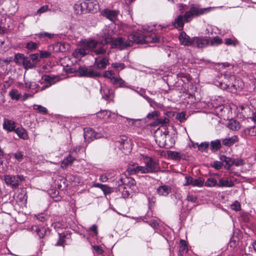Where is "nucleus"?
Returning <instances> with one entry per match:
<instances>
[{"instance_id":"nucleus-1","label":"nucleus","mask_w":256,"mask_h":256,"mask_svg":"<svg viewBox=\"0 0 256 256\" xmlns=\"http://www.w3.org/2000/svg\"><path fill=\"white\" fill-rule=\"evenodd\" d=\"M160 36L154 32L146 33L144 34L140 32H133L128 36L127 39L122 38H118L114 39L112 37L108 36L103 39L104 44H111L112 48H124L126 46H130L134 43L136 44H148L155 43L160 42Z\"/></svg>"},{"instance_id":"nucleus-2","label":"nucleus","mask_w":256,"mask_h":256,"mask_svg":"<svg viewBox=\"0 0 256 256\" xmlns=\"http://www.w3.org/2000/svg\"><path fill=\"white\" fill-rule=\"evenodd\" d=\"M98 40L92 39L84 40L80 42V48H76L72 53V56L78 59L90 53H92L94 48L98 45Z\"/></svg>"},{"instance_id":"nucleus-3","label":"nucleus","mask_w":256,"mask_h":256,"mask_svg":"<svg viewBox=\"0 0 256 256\" xmlns=\"http://www.w3.org/2000/svg\"><path fill=\"white\" fill-rule=\"evenodd\" d=\"M212 10V8H201L196 4L190 5V10L184 14V18L186 22H190L194 18L198 17L200 15L208 13Z\"/></svg>"},{"instance_id":"nucleus-4","label":"nucleus","mask_w":256,"mask_h":256,"mask_svg":"<svg viewBox=\"0 0 256 256\" xmlns=\"http://www.w3.org/2000/svg\"><path fill=\"white\" fill-rule=\"evenodd\" d=\"M4 181L7 186H10L12 189L18 188L20 183L24 180V177L22 175H6Z\"/></svg>"},{"instance_id":"nucleus-5","label":"nucleus","mask_w":256,"mask_h":256,"mask_svg":"<svg viewBox=\"0 0 256 256\" xmlns=\"http://www.w3.org/2000/svg\"><path fill=\"white\" fill-rule=\"evenodd\" d=\"M76 73L80 76L84 77L94 78H100L102 76V75L100 72L86 66L79 67L76 70Z\"/></svg>"},{"instance_id":"nucleus-6","label":"nucleus","mask_w":256,"mask_h":256,"mask_svg":"<svg viewBox=\"0 0 256 256\" xmlns=\"http://www.w3.org/2000/svg\"><path fill=\"white\" fill-rule=\"evenodd\" d=\"M144 162L146 174L155 172L160 169L158 162L151 158L146 156L144 158Z\"/></svg>"},{"instance_id":"nucleus-7","label":"nucleus","mask_w":256,"mask_h":256,"mask_svg":"<svg viewBox=\"0 0 256 256\" xmlns=\"http://www.w3.org/2000/svg\"><path fill=\"white\" fill-rule=\"evenodd\" d=\"M84 136L85 141L90 142L94 139L104 137V134L101 132H97L90 128H87L84 129Z\"/></svg>"},{"instance_id":"nucleus-8","label":"nucleus","mask_w":256,"mask_h":256,"mask_svg":"<svg viewBox=\"0 0 256 256\" xmlns=\"http://www.w3.org/2000/svg\"><path fill=\"white\" fill-rule=\"evenodd\" d=\"M78 156V154L76 151V148L71 149L69 154L62 162L61 167L62 168H66L68 166H71Z\"/></svg>"},{"instance_id":"nucleus-9","label":"nucleus","mask_w":256,"mask_h":256,"mask_svg":"<svg viewBox=\"0 0 256 256\" xmlns=\"http://www.w3.org/2000/svg\"><path fill=\"white\" fill-rule=\"evenodd\" d=\"M210 44V38L207 36L193 37V46L198 48H204L208 47Z\"/></svg>"},{"instance_id":"nucleus-10","label":"nucleus","mask_w":256,"mask_h":256,"mask_svg":"<svg viewBox=\"0 0 256 256\" xmlns=\"http://www.w3.org/2000/svg\"><path fill=\"white\" fill-rule=\"evenodd\" d=\"M116 146L121 150H123V152L127 154L130 152L132 150L131 144L130 140L126 136H122L116 142Z\"/></svg>"},{"instance_id":"nucleus-11","label":"nucleus","mask_w":256,"mask_h":256,"mask_svg":"<svg viewBox=\"0 0 256 256\" xmlns=\"http://www.w3.org/2000/svg\"><path fill=\"white\" fill-rule=\"evenodd\" d=\"M98 45L94 48L93 54L98 56V58L107 56V46H106L107 44H104L102 42L103 39L102 40H98Z\"/></svg>"},{"instance_id":"nucleus-12","label":"nucleus","mask_w":256,"mask_h":256,"mask_svg":"<svg viewBox=\"0 0 256 256\" xmlns=\"http://www.w3.org/2000/svg\"><path fill=\"white\" fill-rule=\"evenodd\" d=\"M86 12L96 13L99 10V4L96 0H87L84 2Z\"/></svg>"},{"instance_id":"nucleus-13","label":"nucleus","mask_w":256,"mask_h":256,"mask_svg":"<svg viewBox=\"0 0 256 256\" xmlns=\"http://www.w3.org/2000/svg\"><path fill=\"white\" fill-rule=\"evenodd\" d=\"M135 180L133 178L125 177H120L116 182V186H118V191H121L122 189H126V186H131L134 184Z\"/></svg>"},{"instance_id":"nucleus-14","label":"nucleus","mask_w":256,"mask_h":256,"mask_svg":"<svg viewBox=\"0 0 256 256\" xmlns=\"http://www.w3.org/2000/svg\"><path fill=\"white\" fill-rule=\"evenodd\" d=\"M118 14V11L116 10H110L106 8L102 10L101 14L110 20V21H114L116 20Z\"/></svg>"},{"instance_id":"nucleus-15","label":"nucleus","mask_w":256,"mask_h":256,"mask_svg":"<svg viewBox=\"0 0 256 256\" xmlns=\"http://www.w3.org/2000/svg\"><path fill=\"white\" fill-rule=\"evenodd\" d=\"M178 39L182 44L186 46H192L193 44V38H190L185 32H182L179 36Z\"/></svg>"},{"instance_id":"nucleus-16","label":"nucleus","mask_w":256,"mask_h":256,"mask_svg":"<svg viewBox=\"0 0 256 256\" xmlns=\"http://www.w3.org/2000/svg\"><path fill=\"white\" fill-rule=\"evenodd\" d=\"M128 172L130 174H146L144 166H140L138 164L130 165L128 168Z\"/></svg>"},{"instance_id":"nucleus-17","label":"nucleus","mask_w":256,"mask_h":256,"mask_svg":"<svg viewBox=\"0 0 256 256\" xmlns=\"http://www.w3.org/2000/svg\"><path fill=\"white\" fill-rule=\"evenodd\" d=\"M108 53L107 56H102V58L98 60V58H95L94 64L99 69H104L109 64Z\"/></svg>"},{"instance_id":"nucleus-18","label":"nucleus","mask_w":256,"mask_h":256,"mask_svg":"<svg viewBox=\"0 0 256 256\" xmlns=\"http://www.w3.org/2000/svg\"><path fill=\"white\" fill-rule=\"evenodd\" d=\"M184 22H186L185 20L184 14V16L180 14L172 22V25L176 28L181 30L184 28Z\"/></svg>"},{"instance_id":"nucleus-19","label":"nucleus","mask_w":256,"mask_h":256,"mask_svg":"<svg viewBox=\"0 0 256 256\" xmlns=\"http://www.w3.org/2000/svg\"><path fill=\"white\" fill-rule=\"evenodd\" d=\"M100 92L102 98L106 100H111L114 98V91L111 88L107 86L101 87Z\"/></svg>"},{"instance_id":"nucleus-20","label":"nucleus","mask_w":256,"mask_h":256,"mask_svg":"<svg viewBox=\"0 0 256 256\" xmlns=\"http://www.w3.org/2000/svg\"><path fill=\"white\" fill-rule=\"evenodd\" d=\"M42 80L46 82V84L40 86H39L38 90L37 91H42L43 90H44L48 88H49L50 86H51L52 84H54V80L52 77L48 76V75H45L42 77Z\"/></svg>"},{"instance_id":"nucleus-21","label":"nucleus","mask_w":256,"mask_h":256,"mask_svg":"<svg viewBox=\"0 0 256 256\" xmlns=\"http://www.w3.org/2000/svg\"><path fill=\"white\" fill-rule=\"evenodd\" d=\"M234 182L228 178L223 177L219 180L218 187L232 188L234 186Z\"/></svg>"},{"instance_id":"nucleus-22","label":"nucleus","mask_w":256,"mask_h":256,"mask_svg":"<svg viewBox=\"0 0 256 256\" xmlns=\"http://www.w3.org/2000/svg\"><path fill=\"white\" fill-rule=\"evenodd\" d=\"M112 84L116 87L128 88L132 90H134V88L131 85H126V82L120 77H116V78H114Z\"/></svg>"},{"instance_id":"nucleus-23","label":"nucleus","mask_w":256,"mask_h":256,"mask_svg":"<svg viewBox=\"0 0 256 256\" xmlns=\"http://www.w3.org/2000/svg\"><path fill=\"white\" fill-rule=\"evenodd\" d=\"M238 141V136L234 135L230 138H226L222 140V144L228 147L232 146L236 142Z\"/></svg>"},{"instance_id":"nucleus-24","label":"nucleus","mask_w":256,"mask_h":256,"mask_svg":"<svg viewBox=\"0 0 256 256\" xmlns=\"http://www.w3.org/2000/svg\"><path fill=\"white\" fill-rule=\"evenodd\" d=\"M16 123L14 121L8 119H4L3 123V128L8 132L15 131Z\"/></svg>"},{"instance_id":"nucleus-25","label":"nucleus","mask_w":256,"mask_h":256,"mask_svg":"<svg viewBox=\"0 0 256 256\" xmlns=\"http://www.w3.org/2000/svg\"><path fill=\"white\" fill-rule=\"evenodd\" d=\"M171 188L167 185H162L157 188V192L160 196H166L171 192Z\"/></svg>"},{"instance_id":"nucleus-26","label":"nucleus","mask_w":256,"mask_h":256,"mask_svg":"<svg viewBox=\"0 0 256 256\" xmlns=\"http://www.w3.org/2000/svg\"><path fill=\"white\" fill-rule=\"evenodd\" d=\"M222 148L221 141L220 140H216L211 141L210 143V149L213 152H216Z\"/></svg>"},{"instance_id":"nucleus-27","label":"nucleus","mask_w":256,"mask_h":256,"mask_svg":"<svg viewBox=\"0 0 256 256\" xmlns=\"http://www.w3.org/2000/svg\"><path fill=\"white\" fill-rule=\"evenodd\" d=\"M15 132L18 136L23 140H26L28 139V135L26 130L22 127H19L16 129Z\"/></svg>"},{"instance_id":"nucleus-28","label":"nucleus","mask_w":256,"mask_h":256,"mask_svg":"<svg viewBox=\"0 0 256 256\" xmlns=\"http://www.w3.org/2000/svg\"><path fill=\"white\" fill-rule=\"evenodd\" d=\"M32 232H36L40 238H42L44 236L46 230L44 228H40L36 226H32L31 227Z\"/></svg>"},{"instance_id":"nucleus-29","label":"nucleus","mask_w":256,"mask_h":256,"mask_svg":"<svg viewBox=\"0 0 256 256\" xmlns=\"http://www.w3.org/2000/svg\"><path fill=\"white\" fill-rule=\"evenodd\" d=\"M170 122L169 119L166 116L157 118L155 120L153 126H163L168 124Z\"/></svg>"},{"instance_id":"nucleus-30","label":"nucleus","mask_w":256,"mask_h":256,"mask_svg":"<svg viewBox=\"0 0 256 256\" xmlns=\"http://www.w3.org/2000/svg\"><path fill=\"white\" fill-rule=\"evenodd\" d=\"M220 160L222 162L225 163L224 168L227 170H230L231 166H232L233 160L229 157H227L225 156H221Z\"/></svg>"},{"instance_id":"nucleus-31","label":"nucleus","mask_w":256,"mask_h":256,"mask_svg":"<svg viewBox=\"0 0 256 256\" xmlns=\"http://www.w3.org/2000/svg\"><path fill=\"white\" fill-rule=\"evenodd\" d=\"M228 127L232 130H238L240 128V125L238 122L231 120L228 124Z\"/></svg>"},{"instance_id":"nucleus-32","label":"nucleus","mask_w":256,"mask_h":256,"mask_svg":"<svg viewBox=\"0 0 256 256\" xmlns=\"http://www.w3.org/2000/svg\"><path fill=\"white\" fill-rule=\"evenodd\" d=\"M84 3L78 2L74 6V10L76 14H80L85 12Z\"/></svg>"},{"instance_id":"nucleus-33","label":"nucleus","mask_w":256,"mask_h":256,"mask_svg":"<svg viewBox=\"0 0 256 256\" xmlns=\"http://www.w3.org/2000/svg\"><path fill=\"white\" fill-rule=\"evenodd\" d=\"M222 43V40L218 36H214L212 38H210L209 46H217Z\"/></svg>"},{"instance_id":"nucleus-34","label":"nucleus","mask_w":256,"mask_h":256,"mask_svg":"<svg viewBox=\"0 0 256 256\" xmlns=\"http://www.w3.org/2000/svg\"><path fill=\"white\" fill-rule=\"evenodd\" d=\"M146 218H144L143 220L144 222H146L150 226L154 229H157L159 226V220L157 218H152L149 220H146Z\"/></svg>"},{"instance_id":"nucleus-35","label":"nucleus","mask_w":256,"mask_h":256,"mask_svg":"<svg viewBox=\"0 0 256 256\" xmlns=\"http://www.w3.org/2000/svg\"><path fill=\"white\" fill-rule=\"evenodd\" d=\"M98 118H100L106 119L110 116L111 112L107 110H101L96 114Z\"/></svg>"},{"instance_id":"nucleus-36","label":"nucleus","mask_w":256,"mask_h":256,"mask_svg":"<svg viewBox=\"0 0 256 256\" xmlns=\"http://www.w3.org/2000/svg\"><path fill=\"white\" fill-rule=\"evenodd\" d=\"M144 98L149 103L150 106L154 108H162V104H160L155 102L148 96H144Z\"/></svg>"},{"instance_id":"nucleus-37","label":"nucleus","mask_w":256,"mask_h":256,"mask_svg":"<svg viewBox=\"0 0 256 256\" xmlns=\"http://www.w3.org/2000/svg\"><path fill=\"white\" fill-rule=\"evenodd\" d=\"M179 250L180 252L187 253L188 250V246L186 240H181L180 242Z\"/></svg>"},{"instance_id":"nucleus-38","label":"nucleus","mask_w":256,"mask_h":256,"mask_svg":"<svg viewBox=\"0 0 256 256\" xmlns=\"http://www.w3.org/2000/svg\"><path fill=\"white\" fill-rule=\"evenodd\" d=\"M40 46L38 42H35L32 41L28 42L26 44V48L30 51H34L36 50Z\"/></svg>"},{"instance_id":"nucleus-39","label":"nucleus","mask_w":256,"mask_h":256,"mask_svg":"<svg viewBox=\"0 0 256 256\" xmlns=\"http://www.w3.org/2000/svg\"><path fill=\"white\" fill-rule=\"evenodd\" d=\"M204 185L208 187H218V183L217 182V180L213 178H208L205 182Z\"/></svg>"},{"instance_id":"nucleus-40","label":"nucleus","mask_w":256,"mask_h":256,"mask_svg":"<svg viewBox=\"0 0 256 256\" xmlns=\"http://www.w3.org/2000/svg\"><path fill=\"white\" fill-rule=\"evenodd\" d=\"M59 238L57 242L55 244L56 246H62L64 242H65L64 238L68 235V232H64L63 233H58Z\"/></svg>"},{"instance_id":"nucleus-41","label":"nucleus","mask_w":256,"mask_h":256,"mask_svg":"<svg viewBox=\"0 0 256 256\" xmlns=\"http://www.w3.org/2000/svg\"><path fill=\"white\" fill-rule=\"evenodd\" d=\"M168 156L169 158L174 160L180 158V154L179 152L175 151L169 150L168 152Z\"/></svg>"},{"instance_id":"nucleus-42","label":"nucleus","mask_w":256,"mask_h":256,"mask_svg":"<svg viewBox=\"0 0 256 256\" xmlns=\"http://www.w3.org/2000/svg\"><path fill=\"white\" fill-rule=\"evenodd\" d=\"M9 95L12 100H18L20 97V94L16 89H12L9 92Z\"/></svg>"},{"instance_id":"nucleus-43","label":"nucleus","mask_w":256,"mask_h":256,"mask_svg":"<svg viewBox=\"0 0 256 256\" xmlns=\"http://www.w3.org/2000/svg\"><path fill=\"white\" fill-rule=\"evenodd\" d=\"M26 56L22 54H17L15 55L14 62L17 64H22Z\"/></svg>"},{"instance_id":"nucleus-44","label":"nucleus","mask_w":256,"mask_h":256,"mask_svg":"<svg viewBox=\"0 0 256 256\" xmlns=\"http://www.w3.org/2000/svg\"><path fill=\"white\" fill-rule=\"evenodd\" d=\"M204 179L202 178L199 177L197 178L194 179L192 186L201 187L204 184Z\"/></svg>"},{"instance_id":"nucleus-45","label":"nucleus","mask_w":256,"mask_h":256,"mask_svg":"<svg viewBox=\"0 0 256 256\" xmlns=\"http://www.w3.org/2000/svg\"><path fill=\"white\" fill-rule=\"evenodd\" d=\"M33 108L34 110H38V112L41 114H48V110H47L46 108L42 106L41 105L34 104L33 106Z\"/></svg>"},{"instance_id":"nucleus-46","label":"nucleus","mask_w":256,"mask_h":256,"mask_svg":"<svg viewBox=\"0 0 256 256\" xmlns=\"http://www.w3.org/2000/svg\"><path fill=\"white\" fill-rule=\"evenodd\" d=\"M13 156L18 162H22L24 158V152L20 150L16 151Z\"/></svg>"},{"instance_id":"nucleus-47","label":"nucleus","mask_w":256,"mask_h":256,"mask_svg":"<svg viewBox=\"0 0 256 256\" xmlns=\"http://www.w3.org/2000/svg\"><path fill=\"white\" fill-rule=\"evenodd\" d=\"M22 64L26 68H32L34 67V64L31 62L30 60L28 57L25 58Z\"/></svg>"},{"instance_id":"nucleus-48","label":"nucleus","mask_w":256,"mask_h":256,"mask_svg":"<svg viewBox=\"0 0 256 256\" xmlns=\"http://www.w3.org/2000/svg\"><path fill=\"white\" fill-rule=\"evenodd\" d=\"M244 131L247 134L250 136H256V126H252L246 128Z\"/></svg>"},{"instance_id":"nucleus-49","label":"nucleus","mask_w":256,"mask_h":256,"mask_svg":"<svg viewBox=\"0 0 256 256\" xmlns=\"http://www.w3.org/2000/svg\"><path fill=\"white\" fill-rule=\"evenodd\" d=\"M40 38H52L54 37V34L46 32H42L36 34Z\"/></svg>"},{"instance_id":"nucleus-50","label":"nucleus","mask_w":256,"mask_h":256,"mask_svg":"<svg viewBox=\"0 0 256 256\" xmlns=\"http://www.w3.org/2000/svg\"><path fill=\"white\" fill-rule=\"evenodd\" d=\"M244 164V162L243 160L241 158L234 159L232 160V165H234L236 166H242Z\"/></svg>"},{"instance_id":"nucleus-51","label":"nucleus","mask_w":256,"mask_h":256,"mask_svg":"<svg viewBox=\"0 0 256 256\" xmlns=\"http://www.w3.org/2000/svg\"><path fill=\"white\" fill-rule=\"evenodd\" d=\"M238 42L236 40H232L231 38H227L225 39V44L228 46H236Z\"/></svg>"},{"instance_id":"nucleus-52","label":"nucleus","mask_w":256,"mask_h":256,"mask_svg":"<svg viewBox=\"0 0 256 256\" xmlns=\"http://www.w3.org/2000/svg\"><path fill=\"white\" fill-rule=\"evenodd\" d=\"M176 119L178 120L180 122H184L186 120L185 112H181L177 114Z\"/></svg>"},{"instance_id":"nucleus-53","label":"nucleus","mask_w":256,"mask_h":256,"mask_svg":"<svg viewBox=\"0 0 256 256\" xmlns=\"http://www.w3.org/2000/svg\"><path fill=\"white\" fill-rule=\"evenodd\" d=\"M124 118L126 119V122L128 123L129 125L132 126H135L136 124V122L140 120V119L130 118L126 117H125Z\"/></svg>"},{"instance_id":"nucleus-54","label":"nucleus","mask_w":256,"mask_h":256,"mask_svg":"<svg viewBox=\"0 0 256 256\" xmlns=\"http://www.w3.org/2000/svg\"><path fill=\"white\" fill-rule=\"evenodd\" d=\"M40 58H48L51 55V53L48 51L41 50L40 52Z\"/></svg>"},{"instance_id":"nucleus-55","label":"nucleus","mask_w":256,"mask_h":256,"mask_svg":"<svg viewBox=\"0 0 256 256\" xmlns=\"http://www.w3.org/2000/svg\"><path fill=\"white\" fill-rule=\"evenodd\" d=\"M40 55L38 53L30 54V59L34 62H37L39 61Z\"/></svg>"},{"instance_id":"nucleus-56","label":"nucleus","mask_w":256,"mask_h":256,"mask_svg":"<svg viewBox=\"0 0 256 256\" xmlns=\"http://www.w3.org/2000/svg\"><path fill=\"white\" fill-rule=\"evenodd\" d=\"M230 206L232 210L236 211H238L240 210V204L236 200Z\"/></svg>"},{"instance_id":"nucleus-57","label":"nucleus","mask_w":256,"mask_h":256,"mask_svg":"<svg viewBox=\"0 0 256 256\" xmlns=\"http://www.w3.org/2000/svg\"><path fill=\"white\" fill-rule=\"evenodd\" d=\"M186 182L184 184V186L192 185L194 178L190 176H186L185 177Z\"/></svg>"},{"instance_id":"nucleus-58","label":"nucleus","mask_w":256,"mask_h":256,"mask_svg":"<svg viewBox=\"0 0 256 256\" xmlns=\"http://www.w3.org/2000/svg\"><path fill=\"white\" fill-rule=\"evenodd\" d=\"M112 66L116 70L120 68V70H123L125 68L124 64L123 63L115 62L112 64Z\"/></svg>"},{"instance_id":"nucleus-59","label":"nucleus","mask_w":256,"mask_h":256,"mask_svg":"<svg viewBox=\"0 0 256 256\" xmlns=\"http://www.w3.org/2000/svg\"><path fill=\"white\" fill-rule=\"evenodd\" d=\"M208 146L209 144L207 142H202L198 146V150L201 152H203L208 147Z\"/></svg>"},{"instance_id":"nucleus-60","label":"nucleus","mask_w":256,"mask_h":256,"mask_svg":"<svg viewBox=\"0 0 256 256\" xmlns=\"http://www.w3.org/2000/svg\"><path fill=\"white\" fill-rule=\"evenodd\" d=\"M102 190L104 194L105 195L108 194H110L112 192V189L110 187L104 184L103 187L102 188Z\"/></svg>"},{"instance_id":"nucleus-61","label":"nucleus","mask_w":256,"mask_h":256,"mask_svg":"<svg viewBox=\"0 0 256 256\" xmlns=\"http://www.w3.org/2000/svg\"><path fill=\"white\" fill-rule=\"evenodd\" d=\"M110 178H111V176H110L108 174L106 173L104 174L101 175L100 176L99 180L102 182H106Z\"/></svg>"},{"instance_id":"nucleus-62","label":"nucleus","mask_w":256,"mask_h":256,"mask_svg":"<svg viewBox=\"0 0 256 256\" xmlns=\"http://www.w3.org/2000/svg\"><path fill=\"white\" fill-rule=\"evenodd\" d=\"M222 163L218 161L214 162L212 164V166L218 170L220 169L222 167Z\"/></svg>"},{"instance_id":"nucleus-63","label":"nucleus","mask_w":256,"mask_h":256,"mask_svg":"<svg viewBox=\"0 0 256 256\" xmlns=\"http://www.w3.org/2000/svg\"><path fill=\"white\" fill-rule=\"evenodd\" d=\"M36 218L40 222H44L46 220L47 216L44 214H40L36 216Z\"/></svg>"},{"instance_id":"nucleus-64","label":"nucleus","mask_w":256,"mask_h":256,"mask_svg":"<svg viewBox=\"0 0 256 256\" xmlns=\"http://www.w3.org/2000/svg\"><path fill=\"white\" fill-rule=\"evenodd\" d=\"M158 112H157V111H154L150 113H148V114H147V118H148V119H152V118H154L155 117H158Z\"/></svg>"}]
</instances>
